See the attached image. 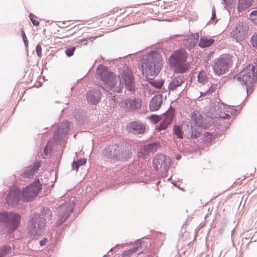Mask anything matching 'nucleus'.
<instances>
[{
    "instance_id": "nucleus-36",
    "label": "nucleus",
    "mask_w": 257,
    "mask_h": 257,
    "mask_svg": "<svg viewBox=\"0 0 257 257\" xmlns=\"http://www.w3.org/2000/svg\"><path fill=\"white\" fill-rule=\"evenodd\" d=\"M151 119L152 121L155 123L158 122L161 120L160 117L157 115H152L151 117Z\"/></svg>"
},
{
    "instance_id": "nucleus-19",
    "label": "nucleus",
    "mask_w": 257,
    "mask_h": 257,
    "mask_svg": "<svg viewBox=\"0 0 257 257\" xmlns=\"http://www.w3.org/2000/svg\"><path fill=\"white\" fill-rule=\"evenodd\" d=\"M209 116L212 118H227V116H229V115L223 113L221 111V108L219 106H216L210 109Z\"/></svg>"
},
{
    "instance_id": "nucleus-8",
    "label": "nucleus",
    "mask_w": 257,
    "mask_h": 257,
    "mask_svg": "<svg viewBox=\"0 0 257 257\" xmlns=\"http://www.w3.org/2000/svg\"><path fill=\"white\" fill-rule=\"evenodd\" d=\"M230 60L228 57L222 56L215 60L212 64V68L215 74L221 75L228 69Z\"/></svg>"
},
{
    "instance_id": "nucleus-6",
    "label": "nucleus",
    "mask_w": 257,
    "mask_h": 257,
    "mask_svg": "<svg viewBox=\"0 0 257 257\" xmlns=\"http://www.w3.org/2000/svg\"><path fill=\"white\" fill-rule=\"evenodd\" d=\"M42 185L39 180L35 181L23 189L22 193L23 199L26 201H29L36 197L41 190Z\"/></svg>"
},
{
    "instance_id": "nucleus-29",
    "label": "nucleus",
    "mask_w": 257,
    "mask_h": 257,
    "mask_svg": "<svg viewBox=\"0 0 257 257\" xmlns=\"http://www.w3.org/2000/svg\"><path fill=\"white\" fill-rule=\"evenodd\" d=\"M198 81L200 85L209 82L206 73L204 71L200 72L198 75Z\"/></svg>"
},
{
    "instance_id": "nucleus-20",
    "label": "nucleus",
    "mask_w": 257,
    "mask_h": 257,
    "mask_svg": "<svg viewBox=\"0 0 257 257\" xmlns=\"http://www.w3.org/2000/svg\"><path fill=\"white\" fill-rule=\"evenodd\" d=\"M130 131L135 134H140L144 132L145 127L139 122H132L129 125Z\"/></svg>"
},
{
    "instance_id": "nucleus-32",
    "label": "nucleus",
    "mask_w": 257,
    "mask_h": 257,
    "mask_svg": "<svg viewBox=\"0 0 257 257\" xmlns=\"http://www.w3.org/2000/svg\"><path fill=\"white\" fill-rule=\"evenodd\" d=\"M150 83L151 84L157 88H160L163 86V82L161 81H157L155 80H152Z\"/></svg>"
},
{
    "instance_id": "nucleus-30",
    "label": "nucleus",
    "mask_w": 257,
    "mask_h": 257,
    "mask_svg": "<svg viewBox=\"0 0 257 257\" xmlns=\"http://www.w3.org/2000/svg\"><path fill=\"white\" fill-rule=\"evenodd\" d=\"M173 131L175 135L177 137L178 139L183 138V133L180 126L175 125L174 126Z\"/></svg>"
},
{
    "instance_id": "nucleus-43",
    "label": "nucleus",
    "mask_w": 257,
    "mask_h": 257,
    "mask_svg": "<svg viewBox=\"0 0 257 257\" xmlns=\"http://www.w3.org/2000/svg\"><path fill=\"white\" fill-rule=\"evenodd\" d=\"M215 18V10H214L212 12V19L213 20L214 19V18Z\"/></svg>"
},
{
    "instance_id": "nucleus-16",
    "label": "nucleus",
    "mask_w": 257,
    "mask_h": 257,
    "mask_svg": "<svg viewBox=\"0 0 257 257\" xmlns=\"http://www.w3.org/2000/svg\"><path fill=\"white\" fill-rule=\"evenodd\" d=\"M175 115V110L171 108L164 114V119L161 122L160 125L158 129L159 131L162 130H165L169 125H170L173 120Z\"/></svg>"
},
{
    "instance_id": "nucleus-27",
    "label": "nucleus",
    "mask_w": 257,
    "mask_h": 257,
    "mask_svg": "<svg viewBox=\"0 0 257 257\" xmlns=\"http://www.w3.org/2000/svg\"><path fill=\"white\" fill-rule=\"evenodd\" d=\"M58 133L61 135H66L69 132V123L67 121L63 122L60 125L58 130Z\"/></svg>"
},
{
    "instance_id": "nucleus-14",
    "label": "nucleus",
    "mask_w": 257,
    "mask_h": 257,
    "mask_svg": "<svg viewBox=\"0 0 257 257\" xmlns=\"http://www.w3.org/2000/svg\"><path fill=\"white\" fill-rule=\"evenodd\" d=\"M121 107L129 110H134L141 106V100L140 99H125L120 103Z\"/></svg>"
},
{
    "instance_id": "nucleus-13",
    "label": "nucleus",
    "mask_w": 257,
    "mask_h": 257,
    "mask_svg": "<svg viewBox=\"0 0 257 257\" xmlns=\"http://www.w3.org/2000/svg\"><path fill=\"white\" fill-rule=\"evenodd\" d=\"M20 198V192L16 186H13L10 189V192L8 195L6 201L12 206L16 205Z\"/></svg>"
},
{
    "instance_id": "nucleus-4",
    "label": "nucleus",
    "mask_w": 257,
    "mask_h": 257,
    "mask_svg": "<svg viewBox=\"0 0 257 257\" xmlns=\"http://www.w3.org/2000/svg\"><path fill=\"white\" fill-rule=\"evenodd\" d=\"M187 57L186 51L181 49L175 51L169 57V61L175 72L183 73L189 68V64L187 62Z\"/></svg>"
},
{
    "instance_id": "nucleus-5",
    "label": "nucleus",
    "mask_w": 257,
    "mask_h": 257,
    "mask_svg": "<svg viewBox=\"0 0 257 257\" xmlns=\"http://www.w3.org/2000/svg\"><path fill=\"white\" fill-rule=\"evenodd\" d=\"M21 217L18 214L13 212L0 213V222H4L10 231L15 230L19 225Z\"/></svg>"
},
{
    "instance_id": "nucleus-31",
    "label": "nucleus",
    "mask_w": 257,
    "mask_h": 257,
    "mask_svg": "<svg viewBox=\"0 0 257 257\" xmlns=\"http://www.w3.org/2000/svg\"><path fill=\"white\" fill-rule=\"evenodd\" d=\"M30 19L34 26H38L39 25V22L38 18L33 14H30L29 15Z\"/></svg>"
},
{
    "instance_id": "nucleus-33",
    "label": "nucleus",
    "mask_w": 257,
    "mask_h": 257,
    "mask_svg": "<svg viewBox=\"0 0 257 257\" xmlns=\"http://www.w3.org/2000/svg\"><path fill=\"white\" fill-rule=\"evenodd\" d=\"M250 43L252 46L257 49V35L253 34L250 39Z\"/></svg>"
},
{
    "instance_id": "nucleus-18",
    "label": "nucleus",
    "mask_w": 257,
    "mask_h": 257,
    "mask_svg": "<svg viewBox=\"0 0 257 257\" xmlns=\"http://www.w3.org/2000/svg\"><path fill=\"white\" fill-rule=\"evenodd\" d=\"M163 102V96L161 94L154 96L151 99L150 103V109L151 111H154L158 110Z\"/></svg>"
},
{
    "instance_id": "nucleus-24",
    "label": "nucleus",
    "mask_w": 257,
    "mask_h": 257,
    "mask_svg": "<svg viewBox=\"0 0 257 257\" xmlns=\"http://www.w3.org/2000/svg\"><path fill=\"white\" fill-rule=\"evenodd\" d=\"M183 83V79L181 77H175L170 82L169 85V88L170 90H174L177 87L180 86Z\"/></svg>"
},
{
    "instance_id": "nucleus-26",
    "label": "nucleus",
    "mask_w": 257,
    "mask_h": 257,
    "mask_svg": "<svg viewBox=\"0 0 257 257\" xmlns=\"http://www.w3.org/2000/svg\"><path fill=\"white\" fill-rule=\"evenodd\" d=\"M214 42V40L205 37L201 38L199 42V46L201 48H206L209 47Z\"/></svg>"
},
{
    "instance_id": "nucleus-22",
    "label": "nucleus",
    "mask_w": 257,
    "mask_h": 257,
    "mask_svg": "<svg viewBox=\"0 0 257 257\" xmlns=\"http://www.w3.org/2000/svg\"><path fill=\"white\" fill-rule=\"evenodd\" d=\"M199 35L198 34H193L189 36L185 40L184 44L188 48H193L198 43Z\"/></svg>"
},
{
    "instance_id": "nucleus-10",
    "label": "nucleus",
    "mask_w": 257,
    "mask_h": 257,
    "mask_svg": "<svg viewBox=\"0 0 257 257\" xmlns=\"http://www.w3.org/2000/svg\"><path fill=\"white\" fill-rule=\"evenodd\" d=\"M171 159L164 155H159L155 156L153 161V167L158 170L159 168L166 169L169 165Z\"/></svg>"
},
{
    "instance_id": "nucleus-44",
    "label": "nucleus",
    "mask_w": 257,
    "mask_h": 257,
    "mask_svg": "<svg viewBox=\"0 0 257 257\" xmlns=\"http://www.w3.org/2000/svg\"><path fill=\"white\" fill-rule=\"evenodd\" d=\"M113 13H115V12H117V11H118V9H117H117H115H115H113Z\"/></svg>"
},
{
    "instance_id": "nucleus-2",
    "label": "nucleus",
    "mask_w": 257,
    "mask_h": 257,
    "mask_svg": "<svg viewBox=\"0 0 257 257\" xmlns=\"http://www.w3.org/2000/svg\"><path fill=\"white\" fill-rule=\"evenodd\" d=\"M163 59L160 54L153 52L145 56L142 62L143 74L148 79L150 76H156L160 71L162 66Z\"/></svg>"
},
{
    "instance_id": "nucleus-41",
    "label": "nucleus",
    "mask_w": 257,
    "mask_h": 257,
    "mask_svg": "<svg viewBox=\"0 0 257 257\" xmlns=\"http://www.w3.org/2000/svg\"><path fill=\"white\" fill-rule=\"evenodd\" d=\"M154 147V145L153 144H149L147 146H146L145 147V149H147V150H152Z\"/></svg>"
},
{
    "instance_id": "nucleus-12",
    "label": "nucleus",
    "mask_w": 257,
    "mask_h": 257,
    "mask_svg": "<svg viewBox=\"0 0 257 257\" xmlns=\"http://www.w3.org/2000/svg\"><path fill=\"white\" fill-rule=\"evenodd\" d=\"M200 95L199 97H208L214 93L217 89V85L209 82L199 85Z\"/></svg>"
},
{
    "instance_id": "nucleus-23",
    "label": "nucleus",
    "mask_w": 257,
    "mask_h": 257,
    "mask_svg": "<svg viewBox=\"0 0 257 257\" xmlns=\"http://www.w3.org/2000/svg\"><path fill=\"white\" fill-rule=\"evenodd\" d=\"M253 0H238L237 9L239 12L244 11L249 8Z\"/></svg>"
},
{
    "instance_id": "nucleus-34",
    "label": "nucleus",
    "mask_w": 257,
    "mask_h": 257,
    "mask_svg": "<svg viewBox=\"0 0 257 257\" xmlns=\"http://www.w3.org/2000/svg\"><path fill=\"white\" fill-rule=\"evenodd\" d=\"M75 50V47H72L65 50V53L67 56L70 57L73 55L74 52Z\"/></svg>"
},
{
    "instance_id": "nucleus-1",
    "label": "nucleus",
    "mask_w": 257,
    "mask_h": 257,
    "mask_svg": "<svg viewBox=\"0 0 257 257\" xmlns=\"http://www.w3.org/2000/svg\"><path fill=\"white\" fill-rule=\"evenodd\" d=\"M96 74L97 78L103 83L105 87L114 92L121 91L123 87L121 80L128 90L134 91L135 89L134 75L127 67L124 68L117 77L107 67L100 65L97 68Z\"/></svg>"
},
{
    "instance_id": "nucleus-37",
    "label": "nucleus",
    "mask_w": 257,
    "mask_h": 257,
    "mask_svg": "<svg viewBox=\"0 0 257 257\" xmlns=\"http://www.w3.org/2000/svg\"><path fill=\"white\" fill-rule=\"evenodd\" d=\"M36 50L37 56L39 57H41L42 56V48L40 44L37 45Z\"/></svg>"
},
{
    "instance_id": "nucleus-28",
    "label": "nucleus",
    "mask_w": 257,
    "mask_h": 257,
    "mask_svg": "<svg viewBox=\"0 0 257 257\" xmlns=\"http://www.w3.org/2000/svg\"><path fill=\"white\" fill-rule=\"evenodd\" d=\"M141 249L139 248V246L137 245L134 246L132 248L128 250H125L122 253V257H128L137 251H141Z\"/></svg>"
},
{
    "instance_id": "nucleus-40",
    "label": "nucleus",
    "mask_w": 257,
    "mask_h": 257,
    "mask_svg": "<svg viewBox=\"0 0 257 257\" xmlns=\"http://www.w3.org/2000/svg\"><path fill=\"white\" fill-rule=\"evenodd\" d=\"M78 163L79 166L84 165L86 163V160L85 159H81L76 161Z\"/></svg>"
},
{
    "instance_id": "nucleus-25",
    "label": "nucleus",
    "mask_w": 257,
    "mask_h": 257,
    "mask_svg": "<svg viewBox=\"0 0 257 257\" xmlns=\"http://www.w3.org/2000/svg\"><path fill=\"white\" fill-rule=\"evenodd\" d=\"M191 119L194 121L195 123L201 127H204L203 124V117L198 112H194L191 113Z\"/></svg>"
},
{
    "instance_id": "nucleus-35",
    "label": "nucleus",
    "mask_w": 257,
    "mask_h": 257,
    "mask_svg": "<svg viewBox=\"0 0 257 257\" xmlns=\"http://www.w3.org/2000/svg\"><path fill=\"white\" fill-rule=\"evenodd\" d=\"M10 249L11 248L10 247H6L1 249H0V257H3L6 254L8 253L9 252Z\"/></svg>"
},
{
    "instance_id": "nucleus-17",
    "label": "nucleus",
    "mask_w": 257,
    "mask_h": 257,
    "mask_svg": "<svg viewBox=\"0 0 257 257\" xmlns=\"http://www.w3.org/2000/svg\"><path fill=\"white\" fill-rule=\"evenodd\" d=\"M104 155L108 159L117 160L118 158L119 150L116 145H112L106 149Z\"/></svg>"
},
{
    "instance_id": "nucleus-42",
    "label": "nucleus",
    "mask_w": 257,
    "mask_h": 257,
    "mask_svg": "<svg viewBox=\"0 0 257 257\" xmlns=\"http://www.w3.org/2000/svg\"><path fill=\"white\" fill-rule=\"evenodd\" d=\"M46 241H47V239H43V240H41V241L40 242V245H41V246L44 245L45 244V243H46Z\"/></svg>"
},
{
    "instance_id": "nucleus-7",
    "label": "nucleus",
    "mask_w": 257,
    "mask_h": 257,
    "mask_svg": "<svg viewBox=\"0 0 257 257\" xmlns=\"http://www.w3.org/2000/svg\"><path fill=\"white\" fill-rule=\"evenodd\" d=\"M46 225V219L38 214H34L28 223L30 231L33 234H40Z\"/></svg>"
},
{
    "instance_id": "nucleus-39",
    "label": "nucleus",
    "mask_w": 257,
    "mask_h": 257,
    "mask_svg": "<svg viewBox=\"0 0 257 257\" xmlns=\"http://www.w3.org/2000/svg\"><path fill=\"white\" fill-rule=\"evenodd\" d=\"M79 167L78 163H77L76 161H73L72 164V170L77 171L78 170Z\"/></svg>"
},
{
    "instance_id": "nucleus-21",
    "label": "nucleus",
    "mask_w": 257,
    "mask_h": 257,
    "mask_svg": "<svg viewBox=\"0 0 257 257\" xmlns=\"http://www.w3.org/2000/svg\"><path fill=\"white\" fill-rule=\"evenodd\" d=\"M38 169V166L35 164L34 165L30 166L25 170L24 172L21 175V177L24 179L30 178L33 176L36 171Z\"/></svg>"
},
{
    "instance_id": "nucleus-9",
    "label": "nucleus",
    "mask_w": 257,
    "mask_h": 257,
    "mask_svg": "<svg viewBox=\"0 0 257 257\" xmlns=\"http://www.w3.org/2000/svg\"><path fill=\"white\" fill-rule=\"evenodd\" d=\"M73 203L70 202L60 205L58 208V216L60 217L59 224H62L72 212L73 209Z\"/></svg>"
},
{
    "instance_id": "nucleus-15",
    "label": "nucleus",
    "mask_w": 257,
    "mask_h": 257,
    "mask_svg": "<svg viewBox=\"0 0 257 257\" xmlns=\"http://www.w3.org/2000/svg\"><path fill=\"white\" fill-rule=\"evenodd\" d=\"M101 89H103V88L100 86L98 89L90 90L87 92L86 98L89 104H96L98 103L100 100Z\"/></svg>"
},
{
    "instance_id": "nucleus-38",
    "label": "nucleus",
    "mask_w": 257,
    "mask_h": 257,
    "mask_svg": "<svg viewBox=\"0 0 257 257\" xmlns=\"http://www.w3.org/2000/svg\"><path fill=\"white\" fill-rule=\"evenodd\" d=\"M22 38H23V39L25 43V45L26 46H27L28 45V42L26 36L25 35V33L23 30L22 31Z\"/></svg>"
},
{
    "instance_id": "nucleus-3",
    "label": "nucleus",
    "mask_w": 257,
    "mask_h": 257,
    "mask_svg": "<svg viewBox=\"0 0 257 257\" xmlns=\"http://www.w3.org/2000/svg\"><path fill=\"white\" fill-rule=\"evenodd\" d=\"M257 78V67L251 66L250 65L246 66L236 76V79L241 84L246 85V90L247 95L252 93L253 91V84Z\"/></svg>"
},
{
    "instance_id": "nucleus-11",
    "label": "nucleus",
    "mask_w": 257,
    "mask_h": 257,
    "mask_svg": "<svg viewBox=\"0 0 257 257\" xmlns=\"http://www.w3.org/2000/svg\"><path fill=\"white\" fill-rule=\"evenodd\" d=\"M248 30V26L246 24L239 25L232 31L231 35L237 41H241L244 40Z\"/></svg>"
}]
</instances>
